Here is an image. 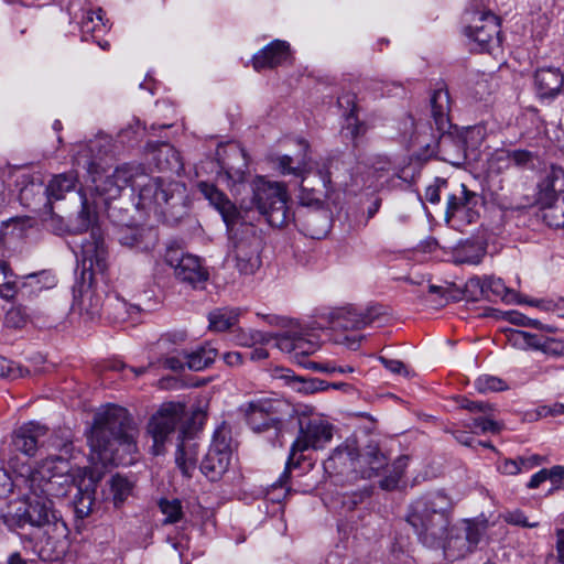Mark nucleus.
Returning a JSON list of instances; mask_svg holds the SVG:
<instances>
[{
    "instance_id": "nucleus-1",
    "label": "nucleus",
    "mask_w": 564,
    "mask_h": 564,
    "mask_svg": "<svg viewBox=\"0 0 564 564\" xmlns=\"http://www.w3.org/2000/svg\"><path fill=\"white\" fill-rule=\"evenodd\" d=\"M51 445L58 449L61 455L48 456L18 478L17 485L24 490L25 501L10 505L2 513L3 523L12 531L26 525L53 531L64 527L54 509L52 498L66 496L76 479V476L70 474L69 457L73 443L68 438L53 436Z\"/></svg>"
},
{
    "instance_id": "nucleus-2",
    "label": "nucleus",
    "mask_w": 564,
    "mask_h": 564,
    "mask_svg": "<svg viewBox=\"0 0 564 564\" xmlns=\"http://www.w3.org/2000/svg\"><path fill=\"white\" fill-rule=\"evenodd\" d=\"M453 502L443 491L429 492L412 502L406 521L427 547H442L447 558L456 561L471 553L484 535V528L462 520L451 529Z\"/></svg>"
},
{
    "instance_id": "nucleus-3",
    "label": "nucleus",
    "mask_w": 564,
    "mask_h": 564,
    "mask_svg": "<svg viewBox=\"0 0 564 564\" xmlns=\"http://www.w3.org/2000/svg\"><path fill=\"white\" fill-rule=\"evenodd\" d=\"M137 433L133 420L124 408L107 405L96 413L88 443L104 465L117 464L123 460V454L137 451Z\"/></svg>"
},
{
    "instance_id": "nucleus-4",
    "label": "nucleus",
    "mask_w": 564,
    "mask_h": 564,
    "mask_svg": "<svg viewBox=\"0 0 564 564\" xmlns=\"http://www.w3.org/2000/svg\"><path fill=\"white\" fill-rule=\"evenodd\" d=\"M132 189H138V209L165 214L169 207L181 205L185 197V185L180 182L151 177L141 164H137Z\"/></svg>"
},
{
    "instance_id": "nucleus-5",
    "label": "nucleus",
    "mask_w": 564,
    "mask_h": 564,
    "mask_svg": "<svg viewBox=\"0 0 564 564\" xmlns=\"http://www.w3.org/2000/svg\"><path fill=\"white\" fill-rule=\"evenodd\" d=\"M449 109L451 98L448 90L445 88L434 90L431 97V113L437 131L441 132L437 150L445 162L459 166L466 161V144L462 138L446 133L451 126Z\"/></svg>"
},
{
    "instance_id": "nucleus-6",
    "label": "nucleus",
    "mask_w": 564,
    "mask_h": 564,
    "mask_svg": "<svg viewBox=\"0 0 564 564\" xmlns=\"http://www.w3.org/2000/svg\"><path fill=\"white\" fill-rule=\"evenodd\" d=\"M333 438V425L321 417H311L300 420L299 435L293 442L290 455L286 460L285 470L275 482L283 487L291 473V468L297 467L301 463L302 456L296 458L297 454H302L308 449H322Z\"/></svg>"
},
{
    "instance_id": "nucleus-7",
    "label": "nucleus",
    "mask_w": 564,
    "mask_h": 564,
    "mask_svg": "<svg viewBox=\"0 0 564 564\" xmlns=\"http://www.w3.org/2000/svg\"><path fill=\"white\" fill-rule=\"evenodd\" d=\"M288 192L282 183L262 182L253 195L257 209L272 227H283L293 219L288 206Z\"/></svg>"
},
{
    "instance_id": "nucleus-8",
    "label": "nucleus",
    "mask_w": 564,
    "mask_h": 564,
    "mask_svg": "<svg viewBox=\"0 0 564 564\" xmlns=\"http://www.w3.org/2000/svg\"><path fill=\"white\" fill-rule=\"evenodd\" d=\"M231 429L221 422L214 431L212 443L202 464V473L212 481L219 480L231 462Z\"/></svg>"
},
{
    "instance_id": "nucleus-9",
    "label": "nucleus",
    "mask_w": 564,
    "mask_h": 564,
    "mask_svg": "<svg viewBox=\"0 0 564 564\" xmlns=\"http://www.w3.org/2000/svg\"><path fill=\"white\" fill-rule=\"evenodd\" d=\"M469 24L464 34L475 44V50L489 52L500 44V23L491 11L473 10L466 12Z\"/></svg>"
},
{
    "instance_id": "nucleus-10",
    "label": "nucleus",
    "mask_w": 564,
    "mask_h": 564,
    "mask_svg": "<svg viewBox=\"0 0 564 564\" xmlns=\"http://www.w3.org/2000/svg\"><path fill=\"white\" fill-rule=\"evenodd\" d=\"M185 413V405L182 403L170 402L163 404L148 423V433L153 440L151 451L153 455H161L164 451V444L176 426L182 421Z\"/></svg>"
},
{
    "instance_id": "nucleus-11",
    "label": "nucleus",
    "mask_w": 564,
    "mask_h": 564,
    "mask_svg": "<svg viewBox=\"0 0 564 564\" xmlns=\"http://www.w3.org/2000/svg\"><path fill=\"white\" fill-rule=\"evenodd\" d=\"M286 404L280 399L260 398L247 404L246 417L248 425L257 433L276 427L282 422Z\"/></svg>"
},
{
    "instance_id": "nucleus-12",
    "label": "nucleus",
    "mask_w": 564,
    "mask_h": 564,
    "mask_svg": "<svg viewBox=\"0 0 564 564\" xmlns=\"http://www.w3.org/2000/svg\"><path fill=\"white\" fill-rule=\"evenodd\" d=\"M164 261L173 269L175 278L181 282L196 286L208 279V273L203 268L199 258L185 253L177 247L166 249Z\"/></svg>"
},
{
    "instance_id": "nucleus-13",
    "label": "nucleus",
    "mask_w": 564,
    "mask_h": 564,
    "mask_svg": "<svg viewBox=\"0 0 564 564\" xmlns=\"http://www.w3.org/2000/svg\"><path fill=\"white\" fill-rule=\"evenodd\" d=\"M261 239L252 225H246L245 236L234 242L236 268L241 274H253L261 265Z\"/></svg>"
},
{
    "instance_id": "nucleus-14",
    "label": "nucleus",
    "mask_w": 564,
    "mask_h": 564,
    "mask_svg": "<svg viewBox=\"0 0 564 564\" xmlns=\"http://www.w3.org/2000/svg\"><path fill=\"white\" fill-rule=\"evenodd\" d=\"M478 205V194L469 191L463 183L456 184L454 191L447 196L445 220L449 223L453 218H458L462 221L471 224L479 216Z\"/></svg>"
},
{
    "instance_id": "nucleus-15",
    "label": "nucleus",
    "mask_w": 564,
    "mask_h": 564,
    "mask_svg": "<svg viewBox=\"0 0 564 564\" xmlns=\"http://www.w3.org/2000/svg\"><path fill=\"white\" fill-rule=\"evenodd\" d=\"M380 312L376 307L366 311H358L355 307L332 308L323 314L325 325L334 329H360L371 325L379 316Z\"/></svg>"
},
{
    "instance_id": "nucleus-16",
    "label": "nucleus",
    "mask_w": 564,
    "mask_h": 564,
    "mask_svg": "<svg viewBox=\"0 0 564 564\" xmlns=\"http://www.w3.org/2000/svg\"><path fill=\"white\" fill-rule=\"evenodd\" d=\"M135 170L137 164L127 163L118 166L112 174L104 178L99 174H94L95 188L99 195L105 197V200L116 199L123 188L128 186L132 188Z\"/></svg>"
},
{
    "instance_id": "nucleus-17",
    "label": "nucleus",
    "mask_w": 564,
    "mask_h": 564,
    "mask_svg": "<svg viewBox=\"0 0 564 564\" xmlns=\"http://www.w3.org/2000/svg\"><path fill=\"white\" fill-rule=\"evenodd\" d=\"M355 474L362 478L379 476L380 471L388 467V457L381 451L379 444L371 440L362 447H357Z\"/></svg>"
},
{
    "instance_id": "nucleus-18",
    "label": "nucleus",
    "mask_w": 564,
    "mask_h": 564,
    "mask_svg": "<svg viewBox=\"0 0 564 564\" xmlns=\"http://www.w3.org/2000/svg\"><path fill=\"white\" fill-rule=\"evenodd\" d=\"M198 187L210 205L219 212L229 232H234L236 230V226L243 225L241 213L215 185L202 182Z\"/></svg>"
},
{
    "instance_id": "nucleus-19",
    "label": "nucleus",
    "mask_w": 564,
    "mask_h": 564,
    "mask_svg": "<svg viewBox=\"0 0 564 564\" xmlns=\"http://www.w3.org/2000/svg\"><path fill=\"white\" fill-rule=\"evenodd\" d=\"M70 474L76 476L75 481L72 484V487L75 486L77 488V495L74 500L76 513L80 518L88 517L95 503V484L91 478L87 479L86 468L72 466Z\"/></svg>"
},
{
    "instance_id": "nucleus-20",
    "label": "nucleus",
    "mask_w": 564,
    "mask_h": 564,
    "mask_svg": "<svg viewBox=\"0 0 564 564\" xmlns=\"http://www.w3.org/2000/svg\"><path fill=\"white\" fill-rule=\"evenodd\" d=\"M560 197H564V170L551 166L538 183L536 202L541 206L550 205Z\"/></svg>"
},
{
    "instance_id": "nucleus-21",
    "label": "nucleus",
    "mask_w": 564,
    "mask_h": 564,
    "mask_svg": "<svg viewBox=\"0 0 564 564\" xmlns=\"http://www.w3.org/2000/svg\"><path fill=\"white\" fill-rule=\"evenodd\" d=\"M65 529L64 525L58 531L47 528L43 530V536L36 543L39 556L43 561L55 562L64 557L68 547Z\"/></svg>"
},
{
    "instance_id": "nucleus-22",
    "label": "nucleus",
    "mask_w": 564,
    "mask_h": 564,
    "mask_svg": "<svg viewBox=\"0 0 564 564\" xmlns=\"http://www.w3.org/2000/svg\"><path fill=\"white\" fill-rule=\"evenodd\" d=\"M357 445L352 440H346L337 446L324 462V469L329 475L355 473Z\"/></svg>"
},
{
    "instance_id": "nucleus-23",
    "label": "nucleus",
    "mask_w": 564,
    "mask_h": 564,
    "mask_svg": "<svg viewBox=\"0 0 564 564\" xmlns=\"http://www.w3.org/2000/svg\"><path fill=\"white\" fill-rule=\"evenodd\" d=\"M82 262L84 270L91 274L104 273L107 269V249L102 239L91 235V240L82 245Z\"/></svg>"
},
{
    "instance_id": "nucleus-24",
    "label": "nucleus",
    "mask_w": 564,
    "mask_h": 564,
    "mask_svg": "<svg viewBox=\"0 0 564 564\" xmlns=\"http://www.w3.org/2000/svg\"><path fill=\"white\" fill-rule=\"evenodd\" d=\"M108 155L106 141L96 139L82 147L76 161L91 175L99 174L104 170L102 163Z\"/></svg>"
},
{
    "instance_id": "nucleus-25",
    "label": "nucleus",
    "mask_w": 564,
    "mask_h": 564,
    "mask_svg": "<svg viewBox=\"0 0 564 564\" xmlns=\"http://www.w3.org/2000/svg\"><path fill=\"white\" fill-rule=\"evenodd\" d=\"M47 429L35 422H30L18 429L13 436V446L17 451L28 455H35L40 440L45 436Z\"/></svg>"
},
{
    "instance_id": "nucleus-26",
    "label": "nucleus",
    "mask_w": 564,
    "mask_h": 564,
    "mask_svg": "<svg viewBox=\"0 0 564 564\" xmlns=\"http://www.w3.org/2000/svg\"><path fill=\"white\" fill-rule=\"evenodd\" d=\"M109 22L104 17L101 8L88 9L84 12L80 20L82 36L85 41L91 39L96 40L98 45L106 50L109 46L108 42L98 41V36L109 30Z\"/></svg>"
},
{
    "instance_id": "nucleus-27",
    "label": "nucleus",
    "mask_w": 564,
    "mask_h": 564,
    "mask_svg": "<svg viewBox=\"0 0 564 564\" xmlns=\"http://www.w3.org/2000/svg\"><path fill=\"white\" fill-rule=\"evenodd\" d=\"M290 56L289 44L284 41L275 40L258 52L252 59L254 69L273 68Z\"/></svg>"
},
{
    "instance_id": "nucleus-28",
    "label": "nucleus",
    "mask_w": 564,
    "mask_h": 564,
    "mask_svg": "<svg viewBox=\"0 0 564 564\" xmlns=\"http://www.w3.org/2000/svg\"><path fill=\"white\" fill-rule=\"evenodd\" d=\"M564 76L560 69L554 67H544L535 72L534 85L540 98H553L562 89Z\"/></svg>"
},
{
    "instance_id": "nucleus-29",
    "label": "nucleus",
    "mask_w": 564,
    "mask_h": 564,
    "mask_svg": "<svg viewBox=\"0 0 564 564\" xmlns=\"http://www.w3.org/2000/svg\"><path fill=\"white\" fill-rule=\"evenodd\" d=\"M276 346L286 352H294L296 356H308L314 354L318 344L314 340L305 338L301 333L297 332H284L279 334L276 337Z\"/></svg>"
},
{
    "instance_id": "nucleus-30",
    "label": "nucleus",
    "mask_w": 564,
    "mask_h": 564,
    "mask_svg": "<svg viewBox=\"0 0 564 564\" xmlns=\"http://www.w3.org/2000/svg\"><path fill=\"white\" fill-rule=\"evenodd\" d=\"M76 183L77 177L74 173L58 174L50 181L46 187L48 204L45 205V208L47 209L52 221L59 220V218L53 213L51 200L62 199L66 193L75 188Z\"/></svg>"
},
{
    "instance_id": "nucleus-31",
    "label": "nucleus",
    "mask_w": 564,
    "mask_h": 564,
    "mask_svg": "<svg viewBox=\"0 0 564 564\" xmlns=\"http://www.w3.org/2000/svg\"><path fill=\"white\" fill-rule=\"evenodd\" d=\"M198 449V443L193 437H184L177 446L175 462L186 477H191L196 468Z\"/></svg>"
},
{
    "instance_id": "nucleus-32",
    "label": "nucleus",
    "mask_w": 564,
    "mask_h": 564,
    "mask_svg": "<svg viewBox=\"0 0 564 564\" xmlns=\"http://www.w3.org/2000/svg\"><path fill=\"white\" fill-rule=\"evenodd\" d=\"M299 144L303 149V155L297 159L296 165H293L294 159L290 155H281L276 158V167L283 175H293L302 180H305V175L307 173V151L308 143L307 141L301 139L299 140Z\"/></svg>"
},
{
    "instance_id": "nucleus-33",
    "label": "nucleus",
    "mask_w": 564,
    "mask_h": 564,
    "mask_svg": "<svg viewBox=\"0 0 564 564\" xmlns=\"http://www.w3.org/2000/svg\"><path fill=\"white\" fill-rule=\"evenodd\" d=\"M153 160L160 171L178 173L183 170V163L178 151L170 143H161L154 151Z\"/></svg>"
},
{
    "instance_id": "nucleus-34",
    "label": "nucleus",
    "mask_w": 564,
    "mask_h": 564,
    "mask_svg": "<svg viewBox=\"0 0 564 564\" xmlns=\"http://www.w3.org/2000/svg\"><path fill=\"white\" fill-rule=\"evenodd\" d=\"M217 354V348H215L212 344L207 343L202 345L191 352L184 354L186 367L188 370L202 371L215 361Z\"/></svg>"
},
{
    "instance_id": "nucleus-35",
    "label": "nucleus",
    "mask_w": 564,
    "mask_h": 564,
    "mask_svg": "<svg viewBox=\"0 0 564 564\" xmlns=\"http://www.w3.org/2000/svg\"><path fill=\"white\" fill-rule=\"evenodd\" d=\"M274 379L282 380L286 386L296 392L311 394L315 393L314 378H304L296 376L291 369L276 367L272 370Z\"/></svg>"
},
{
    "instance_id": "nucleus-36",
    "label": "nucleus",
    "mask_w": 564,
    "mask_h": 564,
    "mask_svg": "<svg viewBox=\"0 0 564 564\" xmlns=\"http://www.w3.org/2000/svg\"><path fill=\"white\" fill-rule=\"evenodd\" d=\"M239 318L237 308H216L208 314L209 328L215 332H225L235 326Z\"/></svg>"
},
{
    "instance_id": "nucleus-37",
    "label": "nucleus",
    "mask_w": 564,
    "mask_h": 564,
    "mask_svg": "<svg viewBox=\"0 0 564 564\" xmlns=\"http://www.w3.org/2000/svg\"><path fill=\"white\" fill-rule=\"evenodd\" d=\"M80 198L82 209L78 212L76 218L72 220L67 227V231L72 234H82L87 231L96 218V213L88 203L86 196L80 194Z\"/></svg>"
},
{
    "instance_id": "nucleus-38",
    "label": "nucleus",
    "mask_w": 564,
    "mask_h": 564,
    "mask_svg": "<svg viewBox=\"0 0 564 564\" xmlns=\"http://www.w3.org/2000/svg\"><path fill=\"white\" fill-rule=\"evenodd\" d=\"M110 491L112 495V502L116 508H120L133 490V484L126 477L116 475L111 477Z\"/></svg>"
},
{
    "instance_id": "nucleus-39",
    "label": "nucleus",
    "mask_w": 564,
    "mask_h": 564,
    "mask_svg": "<svg viewBox=\"0 0 564 564\" xmlns=\"http://www.w3.org/2000/svg\"><path fill=\"white\" fill-rule=\"evenodd\" d=\"M508 340L512 346L518 348H533L542 350L544 338H541L535 334L513 329L508 334Z\"/></svg>"
},
{
    "instance_id": "nucleus-40",
    "label": "nucleus",
    "mask_w": 564,
    "mask_h": 564,
    "mask_svg": "<svg viewBox=\"0 0 564 564\" xmlns=\"http://www.w3.org/2000/svg\"><path fill=\"white\" fill-rule=\"evenodd\" d=\"M159 508L164 514V519L162 521L164 525L177 523L183 519V507L178 499L162 498L159 501Z\"/></svg>"
},
{
    "instance_id": "nucleus-41",
    "label": "nucleus",
    "mask_w": 564,
    "mask_h": 564,
    "mask_svg": "<svg viewBox=\"0 0 564 564\" xmlns=\"http://www.w3.org/2000/svg\"><path fill=\"white\" fill-rule=\"evenodd\" d=\"M470 283H476V285L480 288L481 294L485 296H489L491 293L495 296L505 299L508 293V288L500 278L485 276L482 280L473 279Z\"/></svg>"
},
{
    "instance_id": "nucleus-42",
    "label": "nucleus",
    "mask_w": 564,
    "mask_h": 564,
    "mask_svg": "<svg viewBox=\"0 0 564 564\" xmlns=\"http://www.w3.org/2000/svg\"><path fill=\"white\" fill-rule=\"evenodd\" d=\"M13 272L6 261L0 260V296L6 300L13 299L17 293V282Z\"/></svg>"
},
{
    "instance_id": "nucleus-43",
    "label": "nucleus",
    "mask_w": 564,
    "mask_h": 564,
    "mask_svg": "<svg viewBox=\"0 0 564 564\" xmlns=\"http://www.w3.org/2000/svg\"><path fill=\"white\" fill-rule=\"evenodd\" d=\"M498 160L507 161L508 166L523 169L533 163L534 155L528 150L502 151L498 154Z\"/></svg>"
},
{
    "instance_id": "nucleus-44",
    "label": "nucleus",
    "mask_w": 564,
    "mask_h": 564,
    "mask_svg": "<svg viewBox=\"0 0 564 564\" xmlns=\"http://www.w3.org/2000/svg\"><path fill=\"white\" fill-rule=\"evenodd\" d=\"M120 243L138 250L150 249V243L144 241V231L137 228H128L120 236Z\"/></svg>"
},
{
    "instance_id": "nucleus-45",
    "label": "nucleus",
    "mask_w": 564,
    "mask_h": 564,
    "mask_svg": "<svg viewBox=\"0 0 564 564\" xmlns=\"http://www.w3.org/2000/svg\"><path fill=\"white\" fill-rule=\"evenodd\" d=\"M475 388L480 393L498 392L505 390L507 384L498 377L484 375L476 379Z\"/></svg>"
},
{
    "instance_id": "nucleus-46",
    "label": "nucleus",
    "mask_w": 564,
    "mask_h": 564,
    "mask_svg": "<svg viewBox=\"0 0 564 564\" xmlns=\"http://www.w3.org/2000/svg\"><path fill=\"white\" fill-rule=\"evenodd\" d=\"M468 429L471 430L473 433H499L501 430V425L489 419V417H474L470 423L466 425Z\"/></svg>"
},
{
    "instance_id": "nucleus-47",
    "label": "nucleus",
    "mask_w": 564,
    "mask_h": 564,
    "mask_svg": "<svg viewBox=\"0 0 564 564\" xmlns=\"http://www.w3.org/2000/svg\"><path fill=\"white\" fill-rule=\"evenodd\" d=\"M82 306L90 315H96L100 312L102 302L99 295H96L90 289H87L82 294Z\"/></svg>"
},
{
    "instance_id": "nucleus-48",
    "label": "nucleus",
    "mask_w": 564,
    "mask_h": 564,
    "mask_svg": "<svg viewBox=\"0 0 564 564\" xmlns=\"http://www.w3.org/2000/svg\"><path fill=\"white\" fill-rule=\"evenodd\" d=\"M448 187V182L444 178H436L425 191V199L431 204H437L441 200L442 191Z\"/></svg>"
},
{
    "instance_id": "nucleus-49",
    "label": "nucleus",
    "mask_w": 564,
    "mask_h": 564,
    "mask_svg": "<svg viewBox=\"0 0 564 564\" xmlns=\"http://www.w3.org/2000/svg\"><path fill=\"white\" fill-rule=\"evenodd\" d=\"M541 351L554 357L564 356V340L550 337L544 338Z\"/></svg>"
},
{
    "instance_id": "nucleus-50",
    "label": "nucleus",
    "mask_w": 564,
    "mask_h": 564,
    "mask_svg": "<svg viewBox=\"0 0 564 564\" xmlns=\"http://www.w3.org/2000/svg\"><path fill=\"white\" fill-rule=\"evenodd\" d=\"M519 463H520L519 457L516 459L503 458L498 462L497 468L503 475L514 476V475L522 473L521 466H519Z\"/></svg>"
},
{
    "instance_id": "nucleus-51",
    "label": "nucleus",
    "mask_w": 564,
    "mask_h": 564,
    "mask_svg": "<svg viewBox=\"0 0 564 564\" xmlns=\"http://www.w3.org/2000/svg\"><path fill=\"white\" fill-rule=\"evenodd\" d=\"M21 475H18L15 480H12L9 474L0 468V498L8 497L12 492L13 486L18 487L17 481Z\"/></svg>"
},
{
    "instance_id": "nucleus-52",
    "label": "nucleus",
    "mask_w": 564,
    "mask_h": 564,
    "mask_svg": "<svg viewBox=\"0 0 564 564\" xmlns=\"http://www.w3.org/2000/svg\"><path fill=\"white\" fill-rule=\"evenodd\" d=\"M519 459H520L519 466H521L522 473H528V471L532 470L533 468L542 465L545 460V458L543 456L538 455V454H533V455H530L527 457L520 456Z\"/></svg>"
},
{
    "instance_id": "nucleus-53",
    "label": "nucleus",
    "mask_w": 564,
    "mask_h": 564,
    "mask_svg": "<svg viewBox=\"0 0 564 564\" xmlns=\"http://www.w3.org/2000/svg\"><path fill=\"white\" fill-rule=\"evenodd\" d=\"M506 519L511 524L521 525L524 528H536L539 524L538 522H529L527 517L521 511L510 512Z\"/></svg>"
},
{
    "instance_id": "nucleus-54",
    "label": "nucleus",
    "mask_w": 564,
    "mask_h": 564,
    "mask_svg": "<svg viewBox=\"0 0 564 564\" xmlns=\"http://www.w3.org/2000/svg\"><path fill=\"white\" fill-rule=\"evenodd\" d=\"M163 367L172 371H183L186 367V360L180 356H170L163 360Z\"/></svg>"
},
{
    "instance_id": "nucleus-55",
    "label": "nucleus",
    "mask_w": 564,
    "mask_h": 564,
    "mask_svg": "<svg viewBox=\"0 0 564 564\" xmlns=\"http://www.w3.org/2000/svg\"><path fill=\"white\" fill-rule=\"evenodd\" d=\"M379 360L389 371L398 375H406L405 365L402 361L395 359H388L386 357H380Z\"/></svg>"
},
{
    "instance_id": "nucleus-56",
    "label": "nucleus",
    "mask_w": 564,
    "mask_h": 564,
    "mask_svg": "<svg viewBox=\"0 0 564 564\" xmlns=\"http://www.w3.org/2000/svg\"><path fill=\"white\" fill-rule=\"evenodd\" d=\"M402 475V470H399L398 467L393 468V474L380 480V487L386 490H391L395 488L400 481Z\"/></svg>"
},
{
    "instance_id": "nucleus-57",
    "label": "nucleus",
    "mask_w": 564,
    "mask_h": 564,
    "mask_svg": "<svg viewBox=\"0 0 564 564\" xmlns=\"http://www.w3.org/2000/svg\"><path fill=\"white\" fill-rule=\"evenodd\" d=\"M462 406L470 412H481L486 413L488 410L491 409V406L487 403L479 402V401H470L465 400Z\"/></svg>"
},
{
    "instance_id": "nucleus-58",
    "label": "nucleus",
    "mask_w": 564,
    "mask_h": 564,
    "mask_svg": "<svg viewBox=\"0 0 564 564\" xmlns=\"http://www.w3.org/2000/svg\"><path fill=\"white\" fill-rule=\"evenodd\" d=\"M556 557L560 564H564V529L556 530Z\"/></svg>"
},
{
    "instance_id": "nucleus-59",
    "label": "nucleus",
    "mask_w": 564,
    "mask_h": 564,
    "mask_svg": "<svg viewBox=\"0 0 564 564\" xmlns=\"http://www.w3.org/2000/svg\"><path fill=\"white\" fill-rule=\"evenodd\" d=\"M429 292L431 295L437 296L434 301L437 306H444L447 303V297L445 296V290L443 288L431 284L429 285Z\"/></svg>"
},
{
    "instance_id": "nucleus-60",
    "label": "nucleus",
    "mask_w": 564,
    "mask_h": 564,
    "mask_svg": "<svg viewBox=\"0 0 564 564\" xmlns=\"http://www.w3.org/2000/svg\"><path fill=\"white\" fill-rule=\"evenodd\" d=\"M546 478L550 479L553 484H557L564 477V467L556 465L550 469H546Z\"/></svg>"
},
{
    "instance_id": "nucleus-61",
    "label": "nucleus",
    "mask_w": 564,
    "mask_h": 564,
    "mask_svg": "<svg viewBox=\"0 0 564 564\" xmlns=\"http://www.w3.org/2000/svg\"><path fill=\"white\" fill-rule=\"evenodd\" d=\"M546 469L543 468L541 469L540 471L535 473L529 480L528 482V488L530 489H535L538 488L542 482H544L545 480H547L546 478Z\"/></svg>"
},
{
    "instance_id": "nucleus-62",
    "label": "nucleus",
    "mask_w": 564,
    "mask_h": 564,
    "mask_svg": "<svg viewBox=\"0 0 564 564\" xmlns=\"http://www.w3.org/2000/svg\"><path fill=\"white\" fill-rule=\"evenodd\" d=\"M306 367L312 370L319 371V372H327V373L335 372V365H333L332 362L319 364V362L312 361V362H308L306 365Z\"/></svg>"
},
{
    "instance_id": "nucleus-63",
    "label": "nucleus",
    "mask_w": 564,
    "mask_h": 564,
    "mask_svg": "<svg viewBox=\"0 0 564 564\" xmlns=\"http://www.w3.org/2000/svg\"><path fill=\"white\" fill-rule=\"evenodd\" d=\"M508 315L509 321L514 325L527 326L529 323V317L519 312H510Z\"/></svg>"
},
{
    "instance_id": "nucleus-64",
    "label": "nucleus",
    "mask_w": 564,
    "mask_h": 564,
    "mask_svg": "<svg viewBox=\"0 0 564 564\" xmlns=\"http://www.w3.org/2000/svg\"><path fill=\"white\" fill-rule=\"evenodd\" d=\"M6 564H28V560L19 551H14L9 554Z\"/></svg>"
}]
</instances>
